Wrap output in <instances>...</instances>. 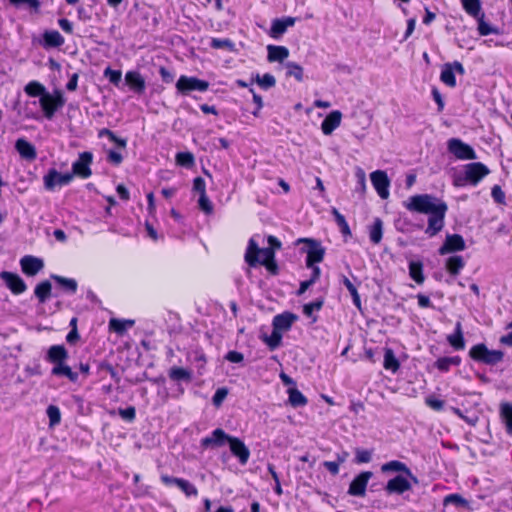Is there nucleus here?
I'll return each mask as SVG.
<instances>
[{
    "mask_svg": "<svg viewBox=\"0 0 512 512\" xmlns=\"http://www.w3.org/2000/svg\"><path fill=\"white\" fill-rule=\"evenodd\" d=\"M403 206L410 212L429 216L425 229V234L429 237H434L443 229L448 206L442 199L431 194H418L409 197L403 202Z\"/></svg>",
    "mask_w": 512,
    "mask_h": 512,
    "instance_id": "f257e3e1",
    "label": "nucleus"
},
{
    "mask_svg": "<svg viewBox=\"0 0 512 512\" xmlns=\"http://www.w3.org/2000/svg\"><path fill=\"white\" fill-rule=\"evenodd\" d=\"M487 166L480 162H473L464 166V174L455 178L456 186H464L466 184L477 185L485 176L489 174Z\"/></svg>",
    "mask_w": 512,
    "mask_h": 512,
    "instance_id": "f03ea898",
    "label": "nucleus"
},
{
    "mask_svg": "<svg viewBox=\"0 0 512 512\" xmlns=\"http://www.w3.org/2000/svg\"><path fill=\"white\" fill-rule=\"evenodd\" d=\"M275 258V252L272 248H260L254 238H251L245 253V261L248 265L254 267L261 264V261H267Z\"/></svg>",
    "mask_w": 512,
    "mask_h": 512,
    "instance_id": "7ed1b4c3",
    "label": "nucleus"
},
{
    "mask_svg": "<svg viewBox=\"0 0 512 512\" xmlns=\"http://www.w3.org/2000/svg\"><path fill=\"white\" fill-rule=\"evenodd\" d=\"M39 102L45 117L51 119L55 112L64 106L65 99L62 92L56 90L53 94L46 92L42 95Z\"/></svg>",
    "mask_w": 512,
    "mask_h": 512,
    "instance_id": "20e7f679",
    "label": "nucleus"
},
{
    "mask_svg": "<svg viewBox=\"0 0 512 512\" xmlns=\"http://www.w3.org/2000/svg\"><path fill=\"white\" fill-rule=\"evenodd\" d=\"M469 355L472 359L489 365L496 364L503 358L502 351L489 350L484 344L473 346L469 351Z\"/></svg>",
    "mask_w": 512,
    "mask_h": 512,
    "instance_id": "39448f33",
    "label": "nucleus"
},
{
    "mask_svg": "<svg viewBox=\"0 0 512 512\" xmlns=\"http://www.w3.org/2000/svg\"><path fill=\"white\" fill-rule=\"evenodd\" d=\"M73 180V174L60 173L56 169H49L43 177L44 188L53 191L56 187L68 185Z\"/></svg>",
    "mask_w": 512,
    "mask_h": 512,
    "instance_id": "423d86ee",
    "label": "nucleus"
},
{
    "mask_svg": "<svg viewBox=\"0 0 512 512\" xmlns=\"http://www.w3.org/2000/svg\"><path fill=\"white\" fill-rule=\"evenodd\" d=\"M448 151L460 160H475L477 155L474 149L460 139L452 138L447 143Z\"/></svg>",
    "mask_w": 512,
    "mask_h": 512,
    "instance_id": "0eeeda50",
    "label": "nucleus"
},
{
    "mask_svg": "<svg viewBox=\"0 0 512 512\" xmlns=\"http://www.w3.org/2000/svg\"><path fill=\"white\" fill-rule=\"evenodd\" d=\"M209 88V83L196 77L180 76L176 83V89L182 94H188L191 91L204 92Z\"/></svg>",
    "mask_w": 512,
    "mask_h": 512,
    "instance_id": "6e6552de",
    "label": "nucleus"
},
{
    "mask_svg": "<svg viewBox=\"0 0 512 512\" xmlns=\"http://www.w3.org/2000/svg\"><path fill=\"white\" fill-rule=\"evenodd\" d=\"M413 484V481L408 476L397 475L394 478L388 480L384 490L388 495H401L407 491H410Z\"/></svg>",
    "mask_w": 512,
    "mask_h": 512,
    "instance_id": "1a4fd4ad",
    "label": "nucleus"
},
{
    "mask_svg": "<svg viewBox=\"0 0 512 512\" xmlns=\"http://www.w3.org/2000/svg\"><path fill=\"white\" fill-rule=\"evenodd\" d=\"M299 242H303L309 245L306 259L307 267H313L314 264L322 262L325 250L319 242L308 238L300 239Z\"/></svg>",
    "mask_w": 512,
    "mask_h": 512,
    "instance_id": "9d476101",
    "label": "nucleus"
},
{
    "mask_svg": "<svg viewBox=\"0 0 512 512\" xmlns=\"http://www.w3.org/2000/svg\"><path fill=\"white\" fill-rule=\"evenodd\" d=\"M93 160V155L91 152H83L79 155L77 161L72 164V173L73 176L77 175L83 179H86L91 176L92 171L90 169V165Z\"/></svg>",
    "mask_w": 512,
    "mask_h": 512,
    "instance_id": "9b49d317",
    "label": "nucleus"
},
{
    "mask_svg": "<svg viewBox=\"0 0 512 512\" xmlns=\"http://www.w3.org/2000/svg\"><path fill=\"white\" fill-rule=\"evenodd\" d=\"M372 476L373 473L370 471L361 472L350 483L348 494L356 497H364L366 495L367 484Z\"/></svg>",
    "mask_w": 512,
    "mask_h": 512,
    "instance_id": "f8f14e48",
    "label": "nucleus"
},
{
    "mask_svg": "<svg viewBox=\"0 0 512 512\" xmlns=\"http://www.w3.org/2000/svg\"><path fill=\"white\" fill-rule=\"evenodd\" d=\"M373 187L382 199L389 197L390 180L383 170H376L370 174Z\"/></svg>",
    "mask_w": 512,
    "mask_h": 512,
    "instance_id": "ddd939ff",
    "label": "nucleus"
},
{
    "mask_svg": "<svg viewBox=\"0 0 512 512\" xmlns=\"http://www.w3.org/2000/svg\"><path fill=\"white\" fill-rule=\"evenodd\" d=\"M0 278L10 291L16 295L25 292L27 289L23 279L15 273L3 271L0 273Z\"/></svg>",
    "mask_w": 512,
    "mask_h": 512,
    "instance_id": "4468645a",
    "label": "nucleus"
},
{
    "mask_svg": "<svg viewBox=\"0 0 512 512\" xmlns=\"http://www.w3.org/2000/svg\"><path fill=\"white\" fill-rule=\"evenodd\" d=\"M382 473H401L400 475L408 476L414 484H418L417 477L412 473L410 468L403 462L392 460L381 465Z\"/></svg>",
    "mask_w": 512,
    "mask_h": 512,
    "instance_id": "2eb2a0df",
    "label": "nucleus"
},
{
    "mask_svg": "<svg viewBox=\"0 0 512 512\" xmlns=\"http://www.w3.org/2000/svg\"><path fill=\"white\" fill-rule=\"evenodd\" d=\"M465 249V241L459 234L447 235L443 245L439 249L441 255L448 253L463 251Z\"/></svg>",
    "mask_w": 512,
    "mask_h": 512,
    "instance_id": "dca6fc26",
    "label": "nucleus"
},
{
    "mask_svg": "<svg viewBox=\"0 0 512 512\" xmlns=\"http://www.w3.org/2000/svg\"><path fill=\"white\" fill-rule=\"evenodd\" d=\"M229 447L231 453L238 458L242 465H245L250 457V450L242 440L237 437L229 438Z\"/></svg>",
    "mask_w": 512,
    "mask_h": 512,
    "instance_id": "f3484780",
    "label": "nucleus"
},
{
    "mask_svg": "<svg viewBox=\"0 0 512 512\" xmlns=\"http://www.w3.org/2000/svg\"><path fill=\"white\" fill-rule=\"evenodd\" d=\"M20 265L23 273L28 276H35L44 267V263L40 258L30 255L22 257L20 260Z\"/></svg>",
    "mask_w": 512,
    "mask_h": 512,
    "instance_id": "a211bd4d",
    "label": "nucleus"
},
{
    "mask_svg": "<svg viewBox=\"0 0 512 512\" xmlns=\"http://www.w3.org/2000/svg\"><path fill=\"white\" fill-rule=\"evenodd\" d=\"M229 438H232V436L226 434L224 430L218 428L212 432L211 436L203 438L201 440V445L203 447H220L223 446L226 442L229 443Z\"/></svg>",
    "mask_w": 512,
    "mask_h": 512,
    "instance_id": "6ab92c4d",
    "label": "nucleus"
},
{
    "mask_svg": "<svg viewBox=\"0 0 512 512\" xmlns=\"http://www.w3.org/2000/svg\"><path fill=\"white\" fill-rule=\"evenodd\" d=\"M295 22H296V19L293 17H285L282 19H275L272 21L269 35L272 38L277 39L286 32L288 27L294 26Z\"/></svg>",
    "mask_w": 512,
    "mask_h": 512,
    "instance_id": "aec40b11",
    "label": "nucleus"
},
{
    "mask_svg": "<svg viewBox=\"0 0 512 512\" xmlns=\"http://www.w3.org/2000/svg\"><path fill=\"white\" fill-rule=\"evenodd\" d=\"M342 113L339 110L330 112L321 123V130L323 134L330 135L341 124Z\"/></svg>",
    "mask_w": 512,
    "mask_h": 512,
    "instance_id": "412c9836",
    "label": "nucleus"
},
{
    "mask_svg": "<svg viewBox=\"0 0 512 512\" xmlns=\"http://www.w3.org/2000/svg\"><path fill=\"white\" fill-rule=\"evenodd\" d=\"M297 318L295 314L289 312L276 315L273 319V329L280 333L286 332L291 328Z\"/></svg>",
    "mask_w": 512,
    "mask_h": 512,
    "instance_id": "4be33fe9",
    "label": "nucleus"
},
{
    "mask_svg": "<svg viewBox=\"0 0 512 512\" xmlns=\"http://www.w3.org/2000/svg\"><path fill=\"white\" fill-rule=\"evenodd\" d=\"M125 82L138 94H142L146 87L144 78L137 71H128L125 75Z\"/></svg>",
    "mask_w": 512,
    "mask_h": 512,
    "instance_id": "5701e85b",
    "label": "nucleus"
},
{
    "mask_svg": "<svg viewBox=\"0 0 512 512\" xmlns=\"http://www.w3.org/2000/svg\"><path fill=\"white\" fill-rule=\"evenodd\" d=\"M15 148L23 159L33 161L37 157L35 147L23 138L16 141Z\"/></svg>",
    "mask_w": 512,
    "mask_h": 512,
    "instance_id": "b1692460",
    "label": "nucleus"
},
{
    "mask_svg": "<svg viewBox=\"0 0 512 512\" xmlns=\"http://www.w3.org/2000/svg\"><path fill=\"white\" fill-rule=\"evenodd\" d=\"M67 358L68 352L63 345H53L48 350L47 360L54 365L65 362Z\"/></svg>",
    "mask_w": 512,
    "mask_h": 512,
    "instance_id": "393cba45",
    "label": "nucleus"
},
{
    "mask_svg": "<svg viewBox=\"0 0 512 512\" xmlns=\"http://www.w3.org/2000/svg\"><path fill=\"white\" fill-rule=\"evenodd\" d=\"M267 50L269 62H283L289 56V50L284 46L269 45Z\"/></svg>",
    "mask_w": 512,
    "mask_h": 512,
    "instance_id": "a878e982",
    "label": "nucleus"
},
{
    "mask_svg": "<svg viewBox=\"0 0 512 512\" xmlns=\"http://www.w3.org/2000/svg\"><path fill=\"white\" fill-rule=\"evenodd\" d=\"M447 341L456 350H463L465 348L462 325L460 322L456 323L455 332L447 336Z\"/></svg>",
    "mask_w": 512,
    "mask_h": 512,
    "instance_id": "bb28decb",
    "label": "nucleus"
},
{
    "mask_svg": "<svg viewBox=\"0 0 512 512\" xmlns=\"http://www.w3.org/2000/svg\"><path fill=\"white\" fill-rule=\"evenodd\" d=\"M369 239L373 244H379L383 236V221L375 218L373 223L368 227Z\"/></svg>",
    "mask_w": 512,
    "mask_h": 512,
    "instance_id": "cd10ccee",
    "label": "nucleus"
},
{
    "mask_svg": "<svg viewBox=\"0 0 512 512\" xmlns=\"http://www.w3.org/2000/svg\"><path fill=\"white\" fill-rule=\"evenodd\" d=\"M51 373L55 376H65L72 382H76L78 380V373L72 371V369L66 365L65 362L54 365Z\"/></svg>",
    "mask_w": 512,
    "mask_h": 512,
    "instance_id": "c85d7f7f",
    "label": "nucleus"
},
{
    "mask_svg": "<svg viewBox=\"0 0 512 512\" xmlns=\"http://www.w3.org/2000/svg\"><path fill=\"white\" fill-rule=\"evenodd\" d=\"M43 39L46 47H60L65 42L63 36L56 30L46 31Z\"/></svg>",
    "mask_w": 512,
    "mask_h": 512,
    "instance_id": "c756f323",
    "label": "nucleus"
},
{
    "mask_svg": "<svg viewBox=\"0 0 512 512\" xmlns=\"http://www.w3.org/2000/svg\"><path fill=\"white\" fill-rule=\"evenodd\" d=\"M500 416L505 424L506 431L509 435H512V404L503 403L500 406Z\"/></svg>",
    "mask_w": 512,
    "mask_h": 512,
    "instance_id": "7c9ffc66",
    "label": "nucleus"
},
{
    "mask_svg": "<svg viewBox=\"0 0 512 512\" xmlns=\"http://www.w3.org/2000/svg\"><path fill=\"white\" fill-rule=\"evenodd\" d=\"M409 275L417 284H422L425 280L423 264L420 261H411L409 263Z\"/></svg>",
    "mask_w": 512,
    "mask_h": 512,
    "instance_id": "2f4dec72",
    "label": "nucleus"
},
{
    "mask_svg": "<svg viewBox=\"0 0 512 512\" xmlns=\"http://www.w3.org/2000/svg\"><path fill=\"white\" fill-rule=\"evenodd\" d=\"M51 288V283L49 281H43L35 287L34 293L40 303H45L49 298Z\"/></svg>",
    "mask_w": 512,
    "mask_h": 512,
    "instance_id": "473e14b6",
    "label": "nucleus"
},
{
    "mask_svg": "<svg viewBox=\"0 0 512 512\" xmlns=\"http://www.w3.org/2000/svg\"><path fill=\"white\" fill-rule=\"evenodd\" d=\"M383 365L386 370H390L392 372H396L400 367L399 361L395 357L393 350L390 348L385 349Z\"/></svg>",
    "mask_w": 512,
    "mask_h": 512,
    "instance_id": "72a5a7b5",
    "label": "nucleus"
},
{
    "mask_svg": "<svg viewBox=\"0 0 512 512\" xmlns=\"http://www.w3.org/2000/svg\"><path fill=\"white\" fill-rule=\"evenodd\" d=\"M24 91L30 97L40 96V98L47 92L45 86L38 81H30L24 87Z\"/></svg>",
    "mask_w": 512,
    "mask_h": 512,
    "instance_id": "f704fd0d",
    "label": "nucleus"
},
{
    "mask_svg": "<svg viewBox=\"0 0 512 512\" xmlns=\"http://www.w3.org/2000/svg\"><path fill=\"white\" fill-rule=\"evenodd\" d=\"M463 9L472 17H478L481 13L480 0H461Z\"/></svg>",
    "mask_w": 512,
    "mask_h": 512,
    "instance_id": "c9c22d12",
    "label": "nucleus"
},
{
    "mask_svg": "<svg viewBox=\"0 0 512 512\" xmlns=\"http://www.w3.org/2000/svg\"><path fill=\"white\" fill-rule=\"evenodd\" d=\"M169 377L174 381L189 382L191 380V372L185 368L175 366L169 370Z\"/></svg>",
    "mask_w": 512,
    "mask_h": 512,
    "instance_id": "e433bc0d",
    "label": "nucleus"
},
{
    "mask_svg": "<svg viewBox=\"0 0 512 512\" xmlns=\"http://www.w3.org/2000/svg\"><path fill=\"white\" fill-rule=\"evenodd\" d=\"M441 81L449 86V87H455L456 86V79L453 72V67L451 64H445L440 75Z\"/></svg>",
    "mask_w": 512,
    "mask_h": 512,
    "instance_id": "4c0bfd02",
    "label": "nucleus"
},
{
    "mask_svg": "<svg viewBox=\"0 0 512 512\" xmlns=\"http://www.w3.org/2000/svg\"><path fill=\"white\" fill-rule=\"evenodd\" d=\"M133 325V320H119L113 318L109 321L110 329L118 334H123L128 328L132 327Z\"/></svg>",
    "mask_w": 512,
    "mask_h": 512,
    "instance_id": "58836bf2",
    "label": "nucleus"
},
{
    "mask_svg": "<svg viewBox=\"0 0 512 512\" xmlns=\"http://www.w3.org/2000/svg\"><path fill=\"white\" fill-rule=\"evenodd\" d=\"M464 267V260L461 256H452L446 261V268L452 275H457Z\"/></svg>",
    "mask_w": 512,
    "mask_h": 512,
    "instance_id": "ea45409f",
    "label": "nucleus"
},
{
    "mask_svg": "<svg viewBox=\"0 0 512 512\" xmlns=\"http://www.w3.org/2000/svg\"><path fill=\"white\" fill-rule=\"evenodd\" d=\"M288 393L289 402L293 407H301L307 404L306 397L298 389L290 388Z\"/></svg>",
    "mask_w": 512,
    "mask_h": 512,
    "instance_id": "a19ab883",
    "label": "nucleus"
},
{
    "mask_svg": "<svg viewBox=\"0 0 512 512\" xmlns=\"http://www.w3.org/2000/svg\"><path fill=\"white\" fill-rule=\"evenodd\" d=\"M460 358L458 356H454V357H443V358H439L436 363H435V366L441 370V371H448L450 369L451 366H458L460 364Z\"/></svg>",
    "mask_w": 512,
    "mask_h": 512,
    "instance_id": "79ce46f5",
    "label": "nucleus"
},
{
    "mask_svg": "<svg viewBox=\"0 0 512 512\" xmlns=\"http://www.w3.org/2000/svg\"><path fill=\"white\" fill-rule=\"evenodd\" d=\"M253 81H255L264 90H268V89L274 87L276 84L275 77L268 73L264 74L262 76L257 74L255 76V78L253 79Z\"/></svg>",
    "mask_w": 512,
    "mask_h": 512,
    "instance_id": "37998d69",
    "label": "nucleus"
},
{
    "mask_svg": "<svg viewBox=\"0 0 512 512\" xmlns=\"http://www.w3.org/2000/svg\"><path fill=\"white\" fill-rule=\"evenodd\" d=\"M331 212L335 218L337 225L340 228L341 233L343 235L350 236L351 230H350V227H349L345 217L336 208H332Z\"/></svg>",
    "mask_w": 512,
    "mask_h": 512,
    "instance_id": "c03bdc74",
    "label": "nucleus"
},
{
    "mask_svg": "<svg viewBox=\"0 0 512 512\" xmlns=\"http://www.w3.org/2000/svg\"><path fill=\"white\" fill-rule=\"evenodd\" d=\"M443 504L445 506H447L449 504H453L457 507L469 508V502L459 494L447 495L443 500Z\"/></svg>",
    "mask_w": 512,
    "mask_h": 512,
    "instance_id": "a18cd8bd",
    "label": "nucleus"
},
{
    "mask_svg": "<svg viewBox=\"0 0 512 512\" xmlns=\"http://www.w3.org/2000/svg\"><path fill=\"white\" fill-rule=\"evenodd\" d=\"M478 21V31L482 36H486L489 34L497 33V29L492 27L489 23L484 20V14H480L478 17H475Z\"/></svg>",
    "mask_w": 512,
    "mask_h": 512,
    "instance_id": "49530a36",
    "label": "nucleus"
},
{
    "mask_svg": "<svg viewBox=\"0 0 512 512\" xmlns=\"http://www.w3.org/2000/svg\"><path fill=\"white\" fill-rule=\"evenodd\" d=\"M285 67L287 69V76L294 77L298 81L303 80V68L300 65L294 62H288Z\"/></svg>",
    "mask_w": 512,
    "mask_h": 512,
    "instance_id": "de8ad7c7",
    "label": "nucleus"
},
{
    "mask_svg": "<svg viewBox=\"0 0 512 512\" xmlns=\"http://www.w3.org/2000/svg\"><path fill=\"white\" fill-rule=\"evenodd\" d=\"M52 278L57 281L64 289L68 290L71 293H75L77 290V282L71 278H65L62 276L54 275Z\"/></svg>",
    "mask_w": 512,
    "mask_h": 512,
    "instance_id": "09e8293b",
    "label": "nucleus"
},
{
    "mask_svg": "<svg viewBox=\"0 0 512 512\" xmlns=\"http://www.w3.org/2000/svg\"><path fill=\"white\" fill-rule=\"evenodd\" d=\"M176 163L183 167H192L194 165V156L190 152H179L176 154Z\"/></svg>",
    "mask_w": 512,
    "mask_h": 512,
    "instance_id": "8fccbe9b",
    "label": "nucleus"
},
{
    "mask_svg": "<svg viewBox=\"0 0 512 512\" xmlns=\"http://www.w3.org/2000/svg\"><path fill=\"white\" fill-rule=\"evenodd\" d=\"M323 306L322 300H316L303 306V313L305 316L312 318L313 322L316 321V317L313 316L315 311H319Z\"/></svg>",
    "mask_w": 512,
    "mask_h": 512,
    "instance_id": "3c124183",
    "label": "nucleus"
},
{
    "mask_svg": "<svg viewBox=\"0 0 512 512\" xmlns=\"http://www.w3.org/2000/svg\"><path fill=\"white\" fill-rule=\"evenodd\" d=\"M355 176L357 179L356 191L364 195L367 189L365 171L362 168L358 167L355 171Z\"/></svg>",
    "mask_w": 512,
    "mask_h": 512,
    "instance_id": "603ef678",
    "label": "nucleus"
},
{
    "mask_svg": "<svg viewBox=\"0 0 512 512\" xmlns=\"http://www.w3.org/2000/svg\"><path fill=\"white\" fill-rule=\"evenodd\" d=\"M281 340H282V333H280L279 331H277L275 329H273L270 336H266L264 338V342L268 345V347L271 350L276 349L281 344Z\"/></svg>",
    "mask_w": 512,
    "mask_h": 512,
    "instance_id": "864d4df0",
    "label": "nucleus"
},
{
    "mask_svg": "<svg viewBox=\"0 0 512 512\" xmlns=\"http://www.w3.org/2000/svg\"><path fill=\"white\" fill-rule=\"evenodd\" d=\"M47 416L49 418V425L54 427L61 421V413L57 406L50 405L47 408Z\"/></svg>",
    "mask_w": 512,
    "mask_h": 512,
    "instance_id": "5fc2aeb1",
    "label": "nucleus"
},
{
    "mask_svg": "<svg viewBox=\"0 0 512 512\" xmlns=\"http://www.w3.org/2000/svg\"><path fill=\"white\" fill-rule=\"evenodd\" d=\"M372 460V451L366 450L362 448H356L355 449V463L357 464H363V463H369Z\"/></svg>",
    "mask_w": 512,
    "mask_h": 512,
    "instance_id": "6e6d98bb",
    "label": "nucleus"
},
{
    "mask_svg": "<svg viewBox=\"0 0 512 512\" xmlns=\"http://www.w3.org/2000/svg\"><path fill=\"white\" fill-rule=\"evenodd\" d=\"M187 497H190V496H197L198 495V490L197 488L192 484L190 483L188 480H185V479H181V481L179 482L178 486H177Z\"/></svg>",
    "mask_w": 512,
    "mask_h": 512,
    "instance_id": "4d7b16f0",
    "label": "nucleus"
},
{
    "mask_svg": "<svg viewBox=\"0 0 512 512\" xmlns=\"http://www.w3.org/2000/svg\"><path fill=\"white\" fill-rule=\"evenodd\" d=\"M343 284L345 285V287L347 288V290L350 292L352 298H353V303L355 304L356 307L360 308L361 306V301H360V296L358 294V291L356 289V287L352 284V282L347 278V277H343Z\"/></svg>",
    "mask_w": 512,
    "mask_h": 512,
    "instance_id": "13d9d810",
    "label": "nucleus"
},
{
    "mask_svg": "<svg viewBox=\"0 0 512 512\" xmlns=\"http://www.w3.org/2000/svg\"><path fill=\"white\" fill-rule=\"evenodd\" d=\"M211 47L214 49L233 50L234 43L229 39L212 38Z\"/></svg>",
    "mask_w": 512,
    "mask_h": 512,
    "instance_id": "bf43d9fd",
    "label": "nucleus"
},
{
    "mask_svg": "<svg viewBox=\"0 0 512 512\" xmlns=\"http://www.w3.org/2000/svg\"><path fill=\"white\" fill-rule=\"evenodd\" d=\"M103 136H107L112 142L116 143L122 148L126 147V140L118 138L111 130L107 128H103L99 131V137Z\"/></svg>",
    "mask_w": 512,
    "mask_h": 512,
    "instance_id": "052dcab7",
    "label": "nucleus"
},
{
    "mask_svg": "<svg viewBox=\"0 0 512 512\" xmlns=\"http://www.w3.org/2000/svg\"><path fill=\"white\" fill-rule=\"evenodd\" d=\"M199 208L206 214L213 212V204L208 198L207 194L200 195L198 199Z\"/></svg>",
    "mask_w": 512,
    "mask_h": 512,
    "instance_id": "680f3d73",
    "label": "nucleus"
},
{
    "mask_svg": "<svg viewBox=\"0 0 512 512\" xmlns=\"http://www.w3.org/2000/svg\"><path fill=\"white\" fill-rule=\"evenodd\" d=\"M104 76L107 77L114 85H118L121 81L122 73L119 70H113L110 67H107L104 70Z\"/></svg>",
    "mask_w": 512,
    "mask_h": 512,
    "instance_id": "e2e57ef3",
    "label": "nucleus"
},
{
    "mask_svg": "<svg viewBox=\"0 0 512 512\" xmlns=\"http://www.w3.org/2000/svg\"><path fill=\"white\" fill-rule=\"evenodd\" d=\"M228 395V390L226 388H219L216 390L212 402L216 407H219L222 402L225 400V398Z\"/></svg>",
    "mask_w": 512,
    "mask_h": 512,
    "instance_id": "0e129e2a",
    "label": "nucleus"
},
{
    "mask_svg": "<svg viewBox=\"0 0 512 512\" xmlns=\"http://www.w3.org/2000/svg\"><path fill=\"white\" fill-rule=\"evenodd\" d=\"M425 403L435 411H441L444 408V401L434 397L429 396L425 399Z\"/></svg>",
    "mask_w": 512,
    "mask_h": 512,
    "instance_id": "69168bd1",
    "label": "nucleus"
},
{
    "mask_svg": "<svg viewBox=\"0 0 512 512\" xmlns=\"http://www.w3.org/2000/svg\"><path fill=\"white\" fill-rule=\"evenodd\" d=\"M193 190L200 195L206 194V183L202 177H196L193 181Z\"/></svg>",
    "mask_w": 512,
    "mask_h": 512,
    "instance_id": "338daca9",
    "label": "nucleus"
},
{
    "mask_svg": "<svg viewBox=\"0 0 512 512\" xmlns=\"http://www.w3.org/2000/svg\"><path fill=\"white\" fill-rule=\"evenodd\" d=\"M491 194H492V197L495 200V202H497L499 204H504L505 203V193L503 192V190L501 189L500 186L495 185L492 188Z\"/></svg>",
    "mask_w": 512,
    "mask_h": 512,
    "instance_id": "774afa93",
    "label": "nucleus"
}]
</instances>
